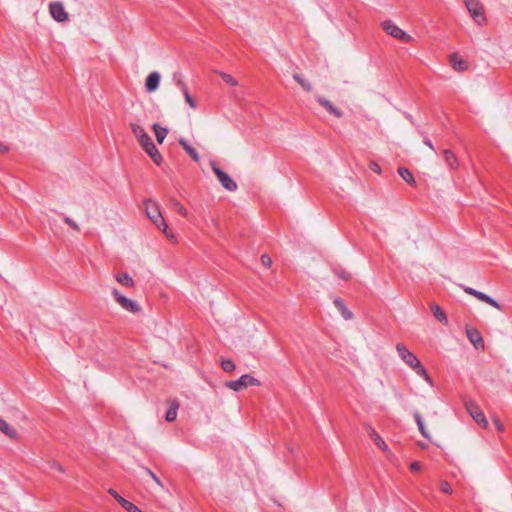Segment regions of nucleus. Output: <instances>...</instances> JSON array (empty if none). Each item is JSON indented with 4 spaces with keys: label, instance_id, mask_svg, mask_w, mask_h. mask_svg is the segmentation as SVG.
Wrapping results in <instances>:
<instances>
[{
    "label": "nucleus",
    "instance_id": "a878e982",
    "mask_svg": "<svg viewBox=\"0 0 512 512\" xmlns=\"http://www.w3.org/2000/svg\"><path fill=\"white\" fill-rule=\"evenodd\" d=\"M178 408H179L178 402L177 401H173L171 403L169 409L166 412V415H165L166 421L172 422V421H174L176 419Z\"/></svg>",
    "mask_w": 512,
    "mask_h": 512
},
{
    "label": "nucleus",
    "instance_id": "c03bdc74",
    "mask_svg": "<svg viewBox=\"0 0 512 512\" xmlns=\"http://www.w3.org/2000/svg\"><path fill=\"white\" fill-rule=\"evenodd\" d=\"M423 142H424V144H425L426 146H428L431 150H433V151L435 150V149H434V146H433V144H432V142H431V140H430L429 138H427V137H426V138H424V141H423Z\"/></svg>",
    "mask_w": 512,
    "mask_h": 512
},
{
    "label": "nucleus",
    "instance_id": "2eb2a0df",
    "mask_svg": "<svg viewBox=\"0 0 512 512\" xmlns=\"http://www.w3.org/2000/svg\"><path fill=\"white\" fill-rule=\"evenodd\" d=\"M365 428L368 436L375 442V444L383 451L388 450V446L385 441L379 436L376 430L369 424H365Z\"/></svg>",
    "mask_w": 512,
    "mask_h": 512
},
{
    "label": "nucleus",
    "instance_id": "4be33fe9",
    "mask_svg": "<svg viewBox=\"0 0 512 512\" xmlns=\"http://www.w3.org/2000/svg\"><path fill=\"white\" fill-rule=\"evenodd\" d=\"M413 416H414L415 422H416V424H417V426H418V429H419V431H420L421 435H422L424 438H426V439H428V440H429V439H430V434L428 433V431H427V430H426V428H425V425H424V421H423L422 416H421V415H420V413H419V412H417V411H416V412H414V415H413Z\"/></svg>",
    "mask_w": 512,
    "mask_h": 512
},
{
    "label": "nucleus",
    "instance_id": "7c9ffc66",
    "mask_svg": "<svg viewBox=\"0 0 512 512\" xmlns=\"http://www.w3.org/2000/svg\"><path fill=\"white\" fill-rule=\"evenodd\" d=\"M173 81L175 82V85L182 91L188 89L185 82L182 80V77L179 73L173 74Z\"/></svg>",
    "mask_w": 512,
    "mask_h": 512
},
{
    "label": "nucleus",
    "instance_id": "37998d69",
    "mask_svg": "<svg viewBox=\"0 0 512 512\" xmlns=\"http://www.w3.org/2000/svg\"><path fill=\"white\" fill-rule=\"evenodd\" d=\"M410 469L412 471H419L421 469V464L418 461H414L410 464Z\"/></svg>",
    "mask_w": 512,
    "mask_h": 512
},
{
    "label": "nucleus",
    "instance_id": "f8f14e48",
    "mask_svg": "<svg viewBox=\"0 0 512 512\" xmlns=\"http://www.w3.org/2000/svg\"><path fill=\"white\" fill-rule=\"evenodd\" d=\"M466 335L469 341L474 345L476 349L484 348V340L481 333L475 328H469L466 330Z\"/></svg>",
    "mask_w": 512,
    "mask_h": 512
},
{
    "label": "nucleus",
    "instance_id": "4c0bfd02",
    "mask_svg": "<svg viewBox=\"0 0 512 512\" xmlns=\"http://www.w3.org/2000/svg\"><path fill=\"white\" fill-rule=\"evenodd\" d=\"M440 490L443 493H446V494H451L452 493V488H451L450 484L448 482H446V481H442L441 482Z\"/></svg>",
    "mask_w": 512,
    "mask_h": 512
},
{
    "label": "nucleus",
    "instance_id": "c9c22d12",
    "mask_svg": "<svg viewBox=\"0 0 512 512\" xmlns=\"http://www.w3.org/2000/svg\"><path fill=\"white\" fill-rule=\"evenodd\" d=\"M145 471L158 486L163 487V483L153 471H151L149 468H145Z\"/></svg>",
    "mask_w": 512,
    "mask_h": 512
},
{
    "label": "nucleus",
    "instance_id": "f257e3e1",
    "mask_svg": "<svg viewBox=\"0 0 512 512\" xmlns=\"http://www.w3.org/2000/svg\"><path fill=\"white\" fill-rule=\"evenodd\" d=\"M145 212L147 217L153 222V224L161 231H166L167 224L163 218L158 203L154 200H145Z\"/></svg>",
    "mask_w": 512,
    "mask_h": 512
},
{
    "label": "nucleus",
    "instance_id": "a19ab883",
    "mask_svg": "<svg viewBox=\"0 0 512 512\" xmlns=\"http://www.w3.org/2000/svg\"><path fill=\"white\" fill-rule=\"evenodd\" d=\"M370 169L375 172V173H378L380 174L381 173V167L379 166L378 163L376 162H371L370 165H369Z\"/></svg>",
    "mask_w": 512,
    "mask_h": 512
},
{
    "label": "nucleus",
    "instance_id": "39448f33",
    "mask_svg": "<svg viewBox=\"0 0 512 512\" xmlns=\"http://www.w3.org/2000/svg\"><path fill=\"white\" fill-rule=\"evenodd\" d=\"M115 301L126 311L136 314L141 310L140 305L126 296L122 295L117 289L112 290Z\"/></svg>",
    "mask_w": 512,
    "mask_h": 512
},
{
    "label": "nucleus",
    "instance_id": "4468645a",
    "mask_svg": "<svg viewBox=\"0 0 512 512\" xmlns=\"http://www.w3.org/2000/svg\"><path fill=\"white\" fill-rule=\"evenodd\" d=\"M142 148L151 157L156 165H160L162 163L163 158L152 140L147 144H144Z\"/></svg>",
    "mask_w": 512,
    "mask_h": 512
},
{
    "label": "nucleus",
    "instance_id": "aec40b11",
    "mask_svg": "<svg viewBox=\"0 0 512 512\" xmlns=\"http://www.w3.org/2000/svg\"><path fill=\"white\" fill-rule=\"evenodd\" d=\"M334 304L337 307V309L340 311L341 315L345 320H349L352 318L353 314L352 312L345 306L343 301L339 298H336L334 300Z\"/></svg>",
    "mask_w": 512,
    "mask_h": 512
},
{
    "label": "nucleus",
    "instance_id": "ea45409f",
    "mask_svg": "<svg viewBox=\"0 0 512 512\" xmlns=\"http://www.w3.org/2000/svg\"><path fill=\"white\" fill-rule=\"evenodd\" d=\"M261 262H262V264H263L264 266L269 267V266H271V264H272V259H271V257H270L269 255H267V254H263V255L261 256Z\"/></svg>",
    "mask_w": 512,
    "mask_h": 512
},
{
    "label": "nucleus",
    "instance_id": "58836bf2",
    "mask_svg": "<svg viewBox=\"0 0 512 512\" xmlns=\"http://www.w3.org/2000/svg\"><path fill=\"white\" fill-rule=\"evenodd\" d=\"M335 273L343 280H348L351 277L350 273L344 271L343 269H337L335 270Z\"/></svg>",
    "mask_w": 512,
    "mask_h": 512
},
{
    "label": "nucleus",
    "instance_id": "f704fd0d",
    "mask_svg": "<svg viewBox=\"0 0 512 512\" xmlns=\"http://www.w3.org/2000/svg\"><path fill=\"white\" fill-rule=\"evenodd\" d=\"M173 206L176 208V210L184 217L187 216L188 212L185 209V207L176 199L172 200Z\"/></svg>",
    "mask_w": 512,
    "mask_h": 512
},
{
    "label": "nucleus",
    "instance_id": "f3484780",
    "mask_svg": "<svg viewBox=\"0 0 512 512\" xmlns=\"http://www.w3.org/2000/svg\"><path fill=\"white\" fill-rule=\"evenodd\" d=\"M160 74L156 71L151 72L145 82V87L148 92H154L158 89L160 83Z\"/></svg>",
    "mask_w": 512,
    "mask_h": 512
},
{
    "label": "nucleus",
    "instance_id": "a18cd8bd",
    "mask_svg": "<svg viewBox=\"0 0 512 512\" xmlns=\"http://www.w3.org/2000/svg\"><path fill=\"white\" fill-rule=\"evenodd\" d=\"M52 468H55L57 471H59V472H61V473H62V472H64V468H63V466H62V465H60V464H58V463H55V462H54V463L52 464Z\"/></svg>",
    "mask_w": 512,
    "mask_h": 512
},
{
    "label": "nucleus",
    "instance_id": "0eeeda50",
    "mask_svg": "<svg viewBox=\"0 0 512 512\" xmlns=\"http://www.w3.org/2000/svg\"><path fill=\"white\" fill-rule=\"evenodd\" d=\"M464 3L471 17L477 24L480 25L485 22L486 18L482 11V6L478 0H464Z\"/></svg>",
    "mask_w": 512,
    "mask_h": 512
},
{
    "label": "nucleus",
    "instance_id": "e433bc0d",
    "mask_svg": "<svg viewBox=\"0 0 512 512\" xmlns=\"http://www.w3.org/2000/svg\"><path fill=\"white\" fill-rule=\"evenodd\" d=\"M64 221H65V223H67V224H68V225H69L73 230H75V231H79V230H80V228H79L78 224H77L73 219H71L70 217L65 216V217H64Z\"/></svg>",
    "mask_w": 512,
    "mask_h": 512
},
{
    "label": "nucleus",
    "instance_id": "6e6552de",
    "mask_svg": "<svg viewBox=\"0 0 512 512\" xmlns=\"http://www.w3.org/2000/svg\"><path fill=\"white\" fill-rule=\"evenodd\" d=\"M462 288L466 294L476 297L478 300L491 305L492 307L496 308L497 310L501 311L503 309L502 305H500L495 299H493L491 296L485 294L484 292L478 291V290H476L472 287H468V286H462Z\"/></svg>",
    "mask_w": 512,
    "mask_h": 512
},
{
    "label": "nucleus",
    "instance_id": "7ed1b4c3",
    "mask_svg": "<svg viewBox=\"0 0 512 512\" xmlns=\"http://www.w3.org/2000/svg\"><path fill=\"white\" fill-rule=\"evenodd\" d=\"M259 384H260L259 380L249 374H244L237 380H231V381L225 382V386L235 392H239L249 386L259 385Z\"/></svg>",
    "mask_w": 512,
    "mask_h": 512
},
{
    "label": "nucleus",
    "instance_id": "473e14b6",
    "mask_svg": "<svg viewBox=\"0 0 512 512\" xmlns=\"http://www.w3.org/2000/svg\"><path fill=\"white\" fill-rule=\"evenodd\" d=\"M182 93H183V95H184V98H185V100H186L187 104H188L191 108L195 109V108L197 107L196 101H195V100L193 99V97L190 95V93H189L188 89H186V90L182 91Z\"/></svg>",
    "mask_w": 512,
    "mask_h": 512
},
{
    "label": "nucleus",
    "instance_id": "ddd939ff",
    "mask_svg": "<svg viewBox=\"0 0 512 512\" xmlns=\"http://www.w3.org/2000/svg\"><path fill=\"white\" fill-rule=\"evenodd\" d=\"M131 130H132L133 134L135 135V137L138 139L141 146H143L144 144H147L148 142H150L152 140L151 137L146 133L144 128L142 126H140L139 124L132 123Z\"/></svg>",
    "mask_w": 512,
    "mask_h": 512
},
{
    "label": "nucleus",
    "instance_id": "9b49d317",
    "mask_svg": "<svg viewBox=\"0 0 512 512\" xmlns=\"http://www.w3.org/2000/svg\"><path fill=\"white\" fill-rule=\"evenodd\" d=\"M108 492L127 512H143L136 505L119 495L114 489L111 488Z\"/></svg>",
    "mask_w": 512,
    "mask_h": 512
},
{
    "label": "nucleus",
    "instance_id": "9d476101",
    "mask_svg": "<svg viewBox=\"0 0 512 512\" xmlns=\"http://www.w3.org/2000/svg\"><path fill=\"white\" fill-rule=\"evenodd\" d=\"M49 10L53 19L57 22H64L68 19V14L64 9L61 2H52L49 5Z\"/></svg>",
    "mask_w": 512,
    "mask_h": 512
},
{
    "label": "nucleus",
    "instance_id": "79ce46f5",
    "mask_svg": "<svg viewBox=\"0 0 512 512\" xmlns=\"http://www.w3.org/2000/svg\"><path fill=\"white\" fill-rule=\"evenodd\" d=\"M167 238H169L171 241L173 242H176L177 241V238L176 236L169 230V228L167 227L166 231H162Z\"/></svg>",
    "mask_w": 512,
    "mask_h": 512
},
{
    "label": "nucleus",
    "instance_id": "423d86ee",
    "mask_svg": "<svg viewBox=\"0 0 512 512\" xmlns=\"http://www.w3.org/2000/svg\"><path fill=\"white\" fill-rule=\"evenodd\" d=\"M211 167L223 188L231 192L237 189L236 182L226 172H224L215 162L211 163Z\"/></svg>",
    "mask_w": 512,
    "mask_h": 512
},
{
    "label": "nucleus",
    "instance_id": "412c9836",
    "mask_svg": "<svg viewBox=\"0 0 512 512\" xmlns=\"http://www.w3.org/2000/svg\"><path fill=\"white\" fill-rule=\"evenodd\" d=\"M179 144L191 156V158L194 161H196V162L199 161V154L191 145H189V143L184 138L179 139Z\"/></svg>",
    "mask_w": 512,
    "mask_h": 512
},
{
    "label": "nucleus",
    "instance_id": "bb28decb",
    "mask_svg": "<svg viewBox=\"0 0 512 512\" xmlns=\"http://www.w3.org/2000/svg\"><path fill=\"white\" fill-rule=\"evenodd\" d=\"M411 369H413L415 371V373L422 377L427 383H429L430 385H432V379L431 377L429 376V374L427 373L426 369L422 366L421 362L419 361L418 362V365L417 367L414 366L412 367Z\"/></svg>",
    "mask_w": 512,
    "mask_h": 512
},
{
    "label": "nucleus",
    "instance_id": "dca6fc26",
    "mask_svg": "<svg viewBox=\"0 0 512 512\" xmlns=\"http://www.w3.org/2000/svg\"><path fill=\"white\" fill-rule=\"evenodd\" d=\"M316 100L317 102L322 106L324 107L328 112H330L331 114H333L334 116H336L337 118H341L343 116V113L340 109H338L337 107H335L329 100H327L326 98L322 97V96H319L317 95L316 96Z\"/></svg>",
    "mask_w": 512,
    "mask_h": 512
},
{
    "label": "nucleus",
    "instance_id": "1a4fd4ad",
    "mask_svg": "<svg viewBox=\"0 0 512 512\" xmlns=\"http://www.w3.org/2000/svg\"><path fill=\"white\" fill-rule=\"evenodd\" d=\"M396 350H397V353L399 355V357L401 358V360L407 365L409 366L410 368L418 365V362L420 361L417 356L410 352L407 347L402 344V343H398L396 345Z\"/></svg>",
    "mask_w": 512,
    "mask_h": 512
},
{
    "label": "nucleus",
    "instance_id": "b1692460",
    "mask_svg": "<svg viewBox=\"0 0 512 512\" xmlns=\"http://www.w3.org/2000/svg\"><path fill=\"white\" fill-rule=\"evenodd\" d=\"M443 154H444V159H445L446 164L451 169H456L458 167V160H457L455 154L450 150H444Z\"/></svg>",
    "mask_w": 512,
    "mask_h": 512
},
{
    "label": "nucleus",
    "instance_id": "393cba45",
    "mask_svg": "<svg viewBox=\"0 0 512 512\" xmlns=\"http://www.w3.org/2000/svg\"><path fill=\"white\" fill-rule=\"evenodd\" d=\"M152 127H153V130L155 132V136H156L157 142L160 143V144L163 143L165 137L168 134V129L164 128V127H161L159 124H153Z\"/></svg>",
    "mask_w": 512,
    "mask_h": 512
},
{
    "label": "nucleus",
    "instance_id": "cd10ccee",
    "mask_svg": "<svg viewBox=\"0 0 512 512\" xmlns=\"http://www.w3.org/2000/svg\"><path fill=\"white\" fill-rule=\"evenodd\" d=\"M398 174L400 175V177L407 183L409 184H414L415 183V180H414V177L412 175V173L405 167H399L398 168Z\"/></svg>",
    "mask_w": 512,
    "mask_h": 512
},
{
    "label": "nucleus",
    "instance_id": "49530a36",
    "mask_svg": "<svg viewBox=\"0 0 512 512\" xmlns=\"http://www.w3.org/2000/svg\"><path fill=\"white\" fill-rule=\"evenodd\" d=\"M8 150V147L0 143V152H7Z\"/></svg>",
    "mask_w": 512,
    "mask_h": 512
},
{
    "label": "nucleus",
    "instance_id": "c756f323",
    "mask_svg": "<svg viewBox=\"0 0 512 512\" xmlns=\"http://www.w3.org/2000/svg\"><path fill=\"white\" fill-rule=\"evenodd\" d=\"M221 367L226 372H232L236 369V365L231 359H223L221 361Z\"/></svg>",
    "mask_w": 512,
    "mask_h": 512
},
{
    "label": "nucleus",
    "instance_id": "a211bd4d",
    "mask_svg": "<svg viewBox=\"0 0 512 512\" xmlns=\"http://www.w3.org/2000/svg\"><path fill=\"white\" fill-rule=\"evenodd\" d=\"M450 63L456 71H464L468 67L467 63L457 53L450 55Z\"/></svg>",
    "mask_w": 512,
    "mask_h": 512
},
{
    "label": "nucleus",
    "instance_id": "2f4dec72",
    "mask_svg": "<svg viewBox=\"0 0 512 512\" xmlns=\"http://www.w3.org/2000/svg\"><path fill=\"white\" fill-rule=\"evenodd\" d=\"M294 79L301 85V87L306 90V91H311L312 90V85L309 81L303 79L301 76H299L298 74H295L294 76Z\"/></svg>",
    "mask_w": 512,
    "mask_h": 512
},
{
    "label": "nucleus",
    "instance_id": "de8ad7c7",
    "mask_svg": "<svg viewBox=\"0 0 512 512\" xmlns=\"http://www.w3.org/2000/svg\"><path fill=\"white\" fill-rule=\"evenodd\" d=\"M496 427L498 430H503V425L498 420L496 421Z\"/></svg>",
    "mask_w": 512,
    "mask_h": 512
},
{
    "label": "nucleus",
    "instance_id": "5701e85b",
    "mask_svg": "<svg viewBox=\"0 0 512 512\" xmlns=\"http://www.w3.org/2000/svg\"><path fill=\"white\" fill-rule=\"evenodd\" d=\"M431 310H432V313L434 315V317L439 321L441 322L442 324L444 325H447L448 324V318H447V315L446 313L441 309L440 306L438 305H433L431 307Z\"/></svg>",
    "mask_w": 512,
    "mask_h": 512
},
{
    "label": "nucleus",
    "instance_id": "f03ea898",
    "mask_svg": "<svg viewBox=\"0 0 512 512\" xmlns=\"http://www.w3.org/2000/svg\"><path fill=\"white\" fill-rule=\"evenodd\" d=\"M464 406L469 415L478 425L482 426L483 428H486L488 426V421L486 419L485 414L474 400H465Z\"/></svg>",
    "mask_w": 512,
    "mask_h": 512
},
{
    "label": "nucleus",
    "instance_id": "72a5a7b5",
    "mask_svg": "<svg viewBox=\"0 0 512 512\" xmlns=\"http://www.w3.org/2000/svg\"><path fill=\"white\" fill-rule=\"evenodd\" d=\"M220 76L223 79V81H225L227 84L232 85V86L238 85L237 80L234 77H232L230 74L220 73Z\"/></svg>",
    "mask_w": 512,
    "mask_h": 512
},
{
    "label": "nucleus",
    "instance_id": "6ab92c4d",
    "mask_svg": "<svg viewBox=\"0 0 512 512\" xmlns=\"http://www.w3.org/2000/svg\"><path fill=\"white\" fill-rule=\"evenodd\" d=\"M0 431L12 439L17 437V431L2 418H0Z\"/></svg>",
    "mask_w": 512,
    "mask_h": 512
},
{
    "label": "nucleus",
    "instance_id": "20e7f679",
    "mask_svg": "<svg viewBox=\"0 0 512 512\" xmlns=\"http://www.w3.org/2000/svg\"><path fill=\"white\" fill-rule=\"evenodd\" d=\"M382 28L387 34L403 42L407 43L412 40V37L409 34H407L405 31L399 28L391 20H385L384 22H382Z\"/></svg>",
    "mask_w": 512,
    "mask_h": 512
},
{
    "label": "nucleus",
    "instance_id": "c85d7f7f",
    "mask_svg": "<svg viewBox=\"0 0 512 512\" xmlns=\"http://www.w3.org/2000/svg\"><path fill=\"white\" fill-rule=\"evenodd\" d=\"M116 280L126 287H132L134 285V281L128 273L118 274Z\"/></svg>",
    "mask_w": 512,
    "mask_h": 512
}]
</instances>
